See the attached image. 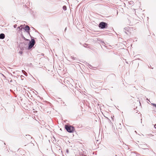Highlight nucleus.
<instances>
[{
	"label": "nucleus",
	"mask_w": 156,
	"mask_h": 156,
	"mask_svg": "<svg viewBox=\"0 0 156 156\" xmlns=\"http://www.w3.org/2000/svg\"><path fill=\"white\" fill-rule=\"evenodd\" d=\"M66 152H67V153H68L69 151H68V150H66Z\"/></svg>",
	"instance_id": "1a4fd4ad"
},
{
	"label": "nucleus",
	"mask_w": 156,
	"mask_h": 156,
	"mask_svg": "<svg viewBox=\"0 0 156 156\" xmlns=\"http://www.w3.org/2000/svg\"><path fill=\"white\" fill-rule=\"evenodd\" d=\"M65 128L67 131L69 133L73 132L74 130L73 127L71 126L65 125Z\"/></svg>",
	"instance_id": "f257e3e1"
},
{
	"label": "nucleus",
	"mask_w": 156,
	"mask_h": 156,
	"mask_svg": "<svg viewBox=\"0 0 156 156\" xmlns=\"http://www.w3.org/2000/svg\"><path fill=\"white\" fill-rule=\"evenodd\" d=\"M16 25H14V27L15 28H16Z\"/></svg>",
	"instance_id": "9d476101"
},
{
	"label": "nucleus",
	"mask_w": 156,
	"mask_h": 156,
	"mask_svg": "<svg viewBox=\"0 0 156 156\" xmlns=\"http://www.w3.org/2000/svg\"><path fill=\"white\" fill-rule=\"evenodd\" d=\"M154 127L155 128V129H156V124H155L154 125Z\"/></svg>",
	"instance_id": "6e6552de"
},
{
	"label": "nucleus",
	"mask_w": 156,
	"mask_h": 156,
	"mask_svg": "<svg viewBox=\"0 0 156 156\" xmlns=\"http://www.w3.org/2000/svg\"><path fill=\"white\" fill-rule=\"evenodd\" d=\"M152 105L154 106L156 108V104H154L152 103Z\"/></svg>",
	"instance_id": "0eeeda50"
},
{
	"label": "nucleus",
	"mask_w": 156,
	"mask_h": 156,
	"mask_svg": "<svg viewBox=\"0 0 156 156\" xmlns=\"http://www.w3.org/2000/svg\"><path fill=\"white\" fill-rule=\"evenodd\" d=\"M5 35L3 34H0V39H3L4 38Z\"/></svg>",
	"instance_id": "39448f33"
},
{
	"label": "nucleus",
	"mask_w": 156,
	"mask_h": 156,
	"mask_svg": "<svg viewBox=\"0 0 156 156\" xmlns=\"http://www.w3.org/2000/svg\"><path fill=\"white\" fill-rule=\"evenodd\" d=\"M18 28H20V27H18Z\"/></svg>",
	"instance_id": "9b49d317"
},
{
	"label": "nucleus",
	"mask_w": 156,
	"mask_h": 156,
	"mask_svg": "<svg viewBox=\"0 0 156 156\" xmlns=\"http://www.w3.org/2000/svg\"><path fill=\"white\" fill-rule=\"evenodd\" d=\"M63 9L65 10H66V6H64L63 7Z\"/></svg>",
	"instance_id": "423d86ee"
},
{
	"label": "nucleus",
	"mask_w": 156,
	"mask_h": 156,
	"mask_svg": "<svg viewBox=\"0 0 156 156\" xmlns=\"http://www.w3.org/2000/svg\"><path fill=\"white\" fill-rule=\"evenodd\" d=\"M105 23L101 22L99 24V27L101 28L105 27Z\"/></svg>",
	"instance_id": "7ed1b4c3"
},
{
	"label": "nucleus",
	"mask_w": 156,
	"mask_h": 156,
	"mask_svg": "<svg viewBox=\"0 0 156 156\" xmlns=\"http://www.w3.org/2000/svg\"><path fill=\"white\" fill-rule=\"evenodd\" d=\"M35 44V41L34 39H32L30 41L29 46V48L30 49L32 48L34 45Z\"/></svg>",
	"instance_id": "f03ea898"
},
{
	"label": "nucleus",
	"mask_w": 156,
	"mask_h": 156,
	"mask_svg": "<svg viewBox=\"0 0 156 156\" xmlns=\"http://www.w3.org/2000/svg\"><path fill=\"white\" fill-rule=\"evenodd\" d=\"M23 29H25L27 31V32H29V30H30L29 27L28 26H26L24 28H23Z\"/></svg>",
	"instance_id": "20e7f679"
}]
</instances>
